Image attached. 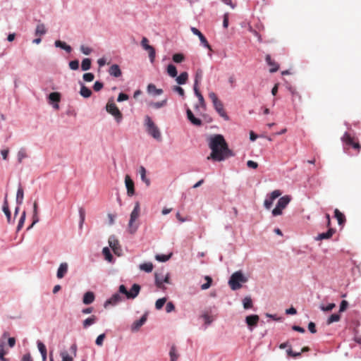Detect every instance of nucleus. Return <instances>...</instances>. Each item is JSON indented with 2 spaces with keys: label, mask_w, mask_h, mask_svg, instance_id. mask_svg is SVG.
<instances>
[{
  "label": "nucleus",
  "mask_w": 361,
  "mask_h": 361,
  "mask_svg": "<svg viewBox=\"0 0 361 361\" xmlns=\"http://www.w3.org/2000/svg\"><path fill=\"white\" fill-rule=\"evenodd\" d=\"M209 145L212 152L207 157V159L221 161L234 156V154L228 148L225 139L221 135H216L212 137Z\"/></svg>",
  "instance_id": "1"
},
{
  "label": "nucleus",
  "mask_w": 361,
  "mask_h": 361,
  "mask_svg": "<svg viewBox=\"0 0 361 361\" xmlns=\"http://www.w3.org/2000/svg\"><path fill=\"white\" fill-rule=\"evenodd\" d=\"M145 126L149 135L158 141L161 140V133L159 128L149 116L145 117Z\"/></svg>",
  "instance_id": "2"
},
{
  "label": "nucleus",
  "mask_w": 361,
  "mask_h": 361,
  "mask_svg": "<svg viewBox=\"0 0 361 361\" xmlns=\"http://www.w3.org/2000/svg\"><path fill=\"white\" fill-rule=\"evenodd\" d=\"M247 281V279L239 271L234 272L231 275L228 284L232 290H235L240 289L242 287L241 284Z\"/></svg>",
  "instance_id": "3"
},
{
  "label": "nucleus",
  "mask_w": 361,
  "mask_h": 361,
  "mask_svg": "<svg viewBox=\"0 0 361 361\" xmlns=\"http://www.w3.org/2000/svg\"><path fill=\"white\" fill-rule=\"evenodd\" d=\"M140 214V203L137 202L135 204L134 209L130 214V220L128 222V231L130 233H135L138 228V224H135V221L139 218Z\"/></svg>",
  "instance_id": "4"
},
{
  "label": "nucleus",
  "mask_w": 361,
  "mask_h": 361,
  "mask_svg": "<svg viewBox=\"0 0 361 361\" xmlns=\"http://www.w3.org/2000/svg\"><path fill=\"white\" fill-rule=\"evenodd\" d=\"M209 98L212 100L213 106L220 116L224 118L226 121L229 119L227 115L222 102L219 99L216 94L214 92H210L208 94Z\"/></svg>",
  "instance_id": "5"
},
{
  "label": "nucleus",
  "mask_w": 361,
  "mask_h": 361,
  "mask_svg": "<svg viewBox=\"0 0 361 361\" xmlns=\"http://www.w3.org/2000/svg\"><path fill=\"white\" fill-rule=\"evenodd\" d=\"M106 109L108 113L111 114L115 117L118 122L121 120L122 114L114 102H108L106 106Z\"/></svg>",
  "instance_id": "6"
},
{
  "label": "nucleus",
  "mask_w": 361,
  "mask_h": 361,
  "mask_svg": "<svg viewBox=\"0 0 361 361\" xmlns=\"http://www.w3.org/2000/svg\"><path fill=\"white\" fill-rule=\"evenodd\" d=\"M281 195V192L280 190H274L270 194L269 197L266 198L264 202V205L265 208L267 209H269L271 207L274 201L276 198H278Z\"/></svg>",
  "instance_id": "7"
},
{
  "label": "nucleus",
  "mask_w": 361,
  "mask_h": 361,
  "mask_svg": "<svg viewBox=\"0 0 361 361\" xmlns=\"http://www.w3.org/2000/svg\"><path fill=\"white\" fill-rule=\"evenodd\" d=\"M190 30H191V32L194 35H197L199 37L202 44L204 47H205L206 48H207L210 51L212 50V47L209 45V44L208 41L207 40L206 37L202 35V33L198 29H197L196 27H192L190 28Z\"/></svg>",
  "instance_id": "8"
},
{
  "label": "nucleus",
  "mask_w": 361,
  "mask_h": 361,
  "mask_svg": "<svg viewBox=\"0 0 361 361\" xmlns=\"http://www.w3.org/2000/svg\"><path fill=\"white\" fill-rule=\"evenodd\" d=\"M109 246L113 250L114 252L116 255H119V252L121 250L119 245L118 240L115 238V236H110L109 238Z\"/></svg>",
  "instance_id": "9"
},
{
  "label": "nucleus",
  "mask_w": 361,
  "mask_h": 361,
  "mask_svg": "<svg viewBox=\"0 0 361 361\" xmlns=\"http://www.w3.org/2000/svg\"><path fill=\"white\" fill-rule=\"evenodd\" d=\"M259 320V317L257 314L249 315L245 318V322L250 330H252L253 327L257 325Z\"/></svg>",
  "instance_id": "10"
},
{
  "label": "nucleus",
  "mask_w": 361,
  "mask_h": 361,
  "mask_svg": "<svg viewBox=\"0 0 361 361\" xmlns=\"http://www.w3.org/2000/svg\"><path fill=\"white\" fill-rule=\"evenodd\" d=\"M125 183L127 188V193L129 196H132L135 193L134 183L128 175L125 177Z\"/></svg>",
  "instance_id": "11"
},
{
  "label": "nucleus",
  "mask_w": 361,
  "mask_h": 361,
  "mask_svg": "<svg viewBox=\"0 0 361 361\" xmlns=\"http://www.w3.org/2000/svg\"><path fill=\"white\" fill-rule=\"evenodd\" d=\"M265 61L267 64L270 66L269 71L270 73H275L279 68V65L271 59L269 54H267L265 57Z\"/></svg>",
  "instance_id": "12"
},
{
  "label": "nucleus",
  "mask_w": 361,
  "mask_h": 361,
  "mask_svg": "<svg viewBox=\"0 0 361 361\" xmlns=\"http://www.w3.org/2000/svg\"><path fill=\"white\" fill-rule=\"evenodd\" d=\"M187 114V118L194 125L196 126H200L202 125V121L200 118H197L195 117L192 111L188 108L186 110Z\"/></svg>",
  "instance_id": "13"
},
{
  "label": "nucleus",
  "mask_w": 361,
  "mask_h": 361,
  "mask_svg": "<svg viewBox=\"0 0 361 361\" xmlns=\"http://www.w3.org/2000/svg\"><path fill=\"white\" fill-rule=\"evenodd\" d=\"M147 314H145L142 316V317L139 320H136L133 322L131 326V330L133 331H136L139 330V329L147 321Z\"/></svg>",
  "instance_id": "14"
},
{
  "label": "nucleus",
  "mask_w": 361,
  "mask_h": 361,
  "mask_svg": "<svg viewBox=\"0 0 361 361\" xmlns=\"http://www.w3.org/2000/svg\"><path fill=\"white\" fill-rule=\"evenodd\" d=\"M120 301H121V295L118 293H115L105 302L104 306L106 308L109 305H115Z\"/></svg>",
  "instance_id": "15"
},
{
  "label": "nucleus",
  "mask_w": 361,
  "mask_h": 361,
  "mask_svg": "<svg viewBox=\"0 0 361 361\" xmlns=\"http://www.w3.org/2000/svg\"><path fill=\"white\" fill-rule=\"evenodd\" d=\"M335 233V229L329 228V230L325 233H319L316 238V240H322L325 239H329L332 237Z\"/></svg>",
  "instance_id": "16"
},
{
  "label": "nucleus",
  "mask_w": 361,
  "mask_h": 361,
  "mask_svg": "<svg viewBox=\"0 0 361 361\" xmlns=\"http://www.w3.org/2000/svg\"><path fill=\"white\" fill-rule=\"evenodd\" d=\"M140 290V285L136 284V283L133 284L130 290L128 291V299L135 298L138 295Z\"/></svg>",
  "instance_id": "17"
},
{
  "label": "nucleus",
  "mask_w": 361,
  "mask_h": 361,
  "mask_svg": "<svg viewBox=\"0 0 361 361\" xmlns=\"http://www.w3.org/2000/svg\"><path fill=\"white\" fill-rule=\"evenodd\" d=\"M95 296L93 292L88 291L83 295L82 302L85 305H90L94 300Z\"/></svg>",
  "instance_id": "18"
},
{
  "label": "nucleus",
  "mask_w": 361,
  "mask_h": 361,
  "mask_svg": "<svg viewBox=\"0 0 361 361\" xmlns=\"http://www.w3.org/2000/svg\"><path fill=\"white\" fill-rule=\"evenodd\" d=\"M68 271V264L66 262L61 263L57 271V278L62 279Z\"/></svg>",
  "instance_id": "19"
},
{
  "label": "nucleus",
  "mask_w": 361,
  "mask_h": 361,
  "mask_svg": "<svg viewBox=\"0 0 361 361\" xmlns=\"http://www.w3.org/2000/svg\"><path fill=\"white\" fill-rule=\"evenodd\" d=\"M2 209H3V212H4V214L6 216L8 222L10 223L11 222V212L9 210L8 202V200H7V195L5 197Z\"/></svg>",
  "instance_id": "20"
},
{
  "label": "nucleus",
  "mask_w": 361,
  "mask_h": 361,
  "mask_svg": "<svg viewBox=\"0 0 361 361\" xmlns=\"http://www.w3.org/2000/svg\"><path fill=\"white\" fill-rule=\"evenodd\" d=\"M147 90L149 94L154 95H160L163 93V90L161 89H157L156 86L152 83L147 85Z\"/></svg>",
  "instance_id": "21"
},
{
  "label": "nucleus",
  "mask_w": 361,
  "mask_h": 361,
  "mask_svg": "<svg viewBox=\"0 0 361 361\" xmlns=\"http://www.w3.org/2000/svg\"><path fill=\"white\" fill-rule=\"evenodd\" d=\"M109 73L111 75L116 78L121 75V71L117 64L112 65L109 70Z\"/></svg>",
  "instance_id": "22"
},
{
  "label": "nucleus",
  "mask_w": 361,
  "mask_h": 361,
  "mask_svg": "<svg viewBox=\"0 0 361 361\" xmlns=\"http://www.w3.org/2000/svg\"><path fill=\"white\" fill-rule=\"evenodd\" d=\"M334 216L337 219L339 225H343L345 222V217L338 209L334 210Z\"/></svg>",
  "instance_id": "23"
},
{
  "label": "nucleus",
  "mask_w": 361,
  "mask_h": 361,
  "mask_svg": "<svg viewBox=\"0 0 361 361\" xmlns=\"http://www.w3.org/2000/svg\"><path fill=\"white\" fill-rule=\"evenodd\" d=\"M290 200V198L288 196H283L279 200L277 206L283 209L288 204Z\"/></svg>",
  "instance_id": "24"
},
{
  "label": "nucleus",
  "mask_w": 361,
  "mask_h": 361,
  "mask_svg": "<svg viewBox=\"0 0 361 361\" xmlns=\"http://www.w3.org/2000/svg\"><path fill=\"white\" fill-rule=\"evenodd\" d=\"M23 198H24V191H23V188L20 185L18 188L17 194H16V204L18 205L22 204Z\"/></svg>",
  "instance_id": "25"
},
{
  "label": "nucleus",
  "mask_w": 361,
  "mask_h": 361,
  "mask_svg": "<svg viewBox=\"0 0 361 361\" xmlns=\"http://www.w3.org/2000/svg\"><path fill=\"white\" fill-rule=\"evenodd\" d=\"M188 79V74L187 72L181 73L176 79V82L179 85H184L186 83Z\"/></svg>",
  "instance_id": "26"
},
{
  "label": "nucleus",
  "mask_w": 361,
  "mask_h": 361,
  "mask_svg": "<svg viewBox=\"0 0 361 361\" xmlns=\"http://www.w3.org/2000/svg\"><path fill=\"white\" fill-rule=\"evenodd\" d=\"M153 264L152 262H145L140 264L139 268L140 270L147 273H150L153 270Z\"/></svg>",
  "instance_id": "27"
},
{
  "label": "nucleus",
  "mask_w": 361,
  "mask_h": 361,
  "mask_svg": "<svg viewBox=\"0 0 361 361\" xmlns=\"http://www.w3.org/2000/svg\"><path fill=\"white\" fill-rule=\"evenodd\" d=\"M164 276L159 274H155V283L159 288L164 289Z\"/></svg>",
  "instance_id": "28"
},
{
  "label": "nucleus",
  "mask_w": 361,
  "mask_h": 361,
  "mask_svg": "<svg viewBox=\"0 0 361 361\" xmlns=\"http://www.w3.org/2000/svg\"><path fill=\"white\" fill-rule=\"evenodd\" d=\"M193 90H194L195 95L197 97V98L199 99L200 105L202 108H205L206 104H205L204 99L202 94H201V92H200L199 87H197V88L193 87Z\"/></svg>",
  "instance_id": "29"
},
{
  "label": "nucleus",
  "mask_w": 361,
  "mask_h": 361,
  "mask_svg": "<svg viewBox=\"0 0 361 361\" xmlns=\"http://www.w3.org/2000/svg\"><path fill=\"white\" fill-rule=\"evenodd\" d=\"M55 46L56 47H60V48L64 49L68 53H70L72 51L71 46L66 44L64 42H62L61 40H56L55 42Z\"/></svg>",
  "instance_id": "30"
},
{
  "label": "nucleus",
  "mask_w": 361,
  "mask_h": 361,
  "mask_svg": "<svg viewBox=\"0 0 361 361\" xmlns=\"http://www.w3.org/2000/svg\"><path fill=\"white\" fill-rule=\"evenodd\" d=\"M170 361H176L179 357V354L178 353L176 347L175 345H172L170 352Z\"/></svg>",
  "instance_id": "31"
},
{
  "label": "nucleus",
  "mask_w": 361,
  "mask_h": 361,
  "mask_svg": "<svg viewBox=\"0 0 361 361\" xmlns=\"http://www.w3.org/2000/svg\"><path fill=\"white\" fill-rule=\"evenodd\" d=\"M80 94L82 97L85 98H88L92 95V91L90 89H89L84 85H82L80 90Z\"/></svg>",
  "instance_id": "32"
},
{
  "label": "nucleus",
  "mask_w": 361,
  "mask_h": 361,
  "mask_svg": "<svg viewBox=\"0 0 361 361\" xmlns=\"http://www.w3.org/2000/svg\"><path fill=\"white\" fill-rule=\"evenodd\" d=\"M97 317L94 315L91 316L90 317L87 318L85 319L82 322V326L85 329L87 328L88 326L94 324L96 322Z\"/></svg>",
  "instance_id": "33"
},
{
  "label": "nucleus",
  "mask_w": 361,
  "mask_h": 361,
  "mask_svg": "<svg viewBox=\"0 0 361 361\" xmlns=\"http://www.w3.org/2000/svg\"><path fill=\"white\" fill-rule=\"evenodd\" d=\"M143 49L148 51L149 57L150 59V61L152 63H153L154 61V59H155V55H156L155 49H154V47H152L151 45H148V46L145 47Z\"/></svg>",
  "instance_id": "34"
},
{
  "label": "nucleus",
  "mask_w": 361,
  "mask_h": 361,
  "mask_svg": "<svg viewBox=\"0 0 361 361\" xmlns=\"http://www.w3.org/2000/svg\"><path fill=\"white\" fill-rule=\"evenodd\" d=\"M202 71L200 69H198L195 73V84L193 87H199V84L202 80Z\"/></svg>",
  "instance_id": "35"
},
{
  "label": "nucleus",
  "mask_w": 361,
  "mask_h": 361,
  "mask_svg": "<svg viewBox=\"0 0 361 361\" xmlns=\"http://www.w3.org/2000/svg\"><path fill=\"white\" fill-rule=\"evenodd\" d=\"M342 140L343 142H345L347 145L351 146L354 141V138L350 136V134L348 133H345L343 136L342 137Z\"/></svg>",
  "instance_id": "36"
},
{
  "label": "nucleus",
  "mask_w": 361,
  "mask_h": 361,
  "mask_svg": "<svg viewBox=\"0 0 361 361\" xmlns=\"http://www.w3.org/2000/svg\"><path fill=\"white\" fill-rule=\"evenodd\" d=\"M140 174L142 180L143 182H145L147 184V185H149L150 181L146 177V169L144 166L140 167Z\"/></svg>",
  "instance_id": "37"
},
{
  "label": "nucleus",
  "mask_w": 361,
  "mask_h": 361,
  "mask_svg": "<svg viewBox=\"0 0 361 361\" xmlns=\"http://www.w3.org/2000/svg\"><path fill=\"white\" fill-rule=\"evenodd\" d=\"M167 73L172 78L176 77L178 73L176 66L173 64H169L167 66Z\"/></svg>",
  "instance_id": "38"
},
{
  "label": "nucleus",
  "mask_w": 361,
  "mask_h": 361,
  "mask_svg": "<svg viewBox=\"0 0 361 361\" xmlns=\"http://www.w3.org/2000/svg\"><path fill=\"white\" fill-rule=\"evenodd\" d=\"M47 32V30L45 28V26L44 24H39L37 25L36 30H35V35L37 36H42L44 35Z\"/></svg>",
  "instance_id": "39"
},
{
  "label": "nucleus",
  "mask_w": 361,
  "mask_h": 361,
  "mask_svg": "<svg viewBox=\"0 0 361 361\" xmlns=\"http://www.w3.org/2000/svg\"><path fill=\"white\" fill-rule=\"evenodd\" d=\"M91 68V60L88 58L84 59L82 61L81 68L82 71H87Z\"/></svg>",
  "instance_id": "40"
},
{
  "label": "nucleus",
  "mask_w": 361,
  "mask_h": 361,
  "mask_svg": "<svg viewBox=\"0 0 361 361\" xmlns=\"http://www.w3.org/2000/svg\"><path fill=\"white\" fill-rule=\"evenodd\" d=\"M49 99L52 102L58 103L61 99V95L59 92H51L49 95Z\"/></svg>",
  "instance_id": "41"
},
{
  "label": "nucleus",
  "mask_w": 361,
  "mask_h": 361,
  "mask_svg": "<svg viewBox=\"0 0 361 361\" xmlns=\"http://www.w3.org/2000/svg\"><path fill=\"white\" fill-rule=\"evenodd\" d=\"M102 253L105 257V259L109 261V262H111L112 259H113V256L111 254V252L109 250V249L108 247H104L103 250H102Z\"/></svg>",
  "instance_id": "42"
},
{
  "label": "nucleus",
  "mask_w": 361,
  "mask_h": 361,
  "mask_svg": "<svg viewBox=\"0 0 361 361\" xmlns=\"http://www.w3.org/2000/svg\"><path fill=\"white\" fill-rule=\"evenodd\" d=\"M341 319V316L338 314H331L327 319V324H331V323L338 322Z\"/></svg>",
  "instance_id": "43"
},
{
  "label": "nucleus",
  "mask_w": 361,
  "mask_h": 361,
  "mask_svg": "<svg viewBox=\"0 0 361 361\" xmlns=\"http://www.w3.org/2000/svg\"><path fill=\"white\" fill-rule=\"evenodd\" d=\"M204 279L207 281V282L201 286L202 290L208 289L211 286L212 283V279L209 276H206L204 277Z\"/></svg>",
  "instance_id": "44"
},
{
  "label": "nucleus",
  "mask_w": 361,
  "mask_h": 361,
  "mask_svg": "<svg viewBox=\"0 0 361 361\" xmlns=\"http://www.w3.org/2000/svg\"><path fill=\"white\" fill-rule=\"evenodd\" d=\"M166 302V298L158 299L155 302V307L157 310H161Z\"/></svg>",
  "instance_id": "45"
},
{
  "label": "nucleus",
  "mask_w": 361,
  "mask_h": 361,
  "mask_svg": "<svg viewBox=\"0 0 361 361\" xmlns=\"http://www.w3.org/2000/svg\"><path fill=\"white\" fill-rule=\"evenodd\" d=\"M172 254H169V255H157L155 256V259L159 262H166L168 261L171 257Z\"/></svg>",
  "instance_id": "46"
},
{
  "label": "nucleus",
  "mask_w": 361,
  "mask_h": 361,
  "mask_svg": "<svg viewBox=\"0 0 361 361\" xmlns=\"http://www.w3.org/2000/svg\"><path fill=\"white\" fill-rule=\"evenodd\" d=\"M243 307L245 309H250L252 307V301L250 297H246L243 300Z\"/></svg>",
  "instance_id": "47"
},
{
  "label": "nucleus",
  "mask_w": 361,
  "mask_h": 361,
  "mask_svg": "<svg viewBox=\"0 0 361 361\" xmlns=\"http://www.w3.org/2000/svg\"><path fill=\"white\" fill-rule=\"evenodd\" d=\"M27 157V153L25 149H20L18 153V162L21 163L23 159Z\"/></svg>",
  "instance_id": "48"
},
{
  "label": "nucleus",
  "mask_w": 361,
  "mask_h": 361,
  "mask_svg": "<svg viewBox=\"0 0 361 361\" xmlns=\"http://www.w3.org/2000/svg\"><path fill=\"white\" fill-rule=\"evenodd\" d=\"M25 216H26L25 212H23L20 216V219L19 220V222H18V224L17 226L18 231H20L23 228L24 222L25 221Z\"/></svg>",
  "instance_id": "49"
},
{
  "label": "nucleus",
  "mask_w": 361,
  "mask_h": 361,
  "mask_svg": "<svg viewBox=\"0 0 361 361\" xmlns=\"http://www.w3.org/2000/svg\"><path fill=\"white\" fill-rule=\"evenodd\" d=\"M184 59V56L182 54H175L173 56V61L176 63H181Z\"/></svg>",
  "instance_id": "50"
},
{
  "label": "nucleus",
  "mask_w": 361,
  "mask_h": 361,
  "mask_svg": "<svg viewBox=\"0 0 361 361\" xmlns=\"http://www.w3.org/2000/svg\"><path fill=\"white\" fill-rule=\"evenodd\" d=\"M94 78V75L92 73H86L83 75V79L86 82H92Z\"/></svg>",
  "instance_id": "51"
},
{
  "label": "nucleus",
  "mask_w": 361,
  "mask_h": 361,
  "mask_svg": "<svg viewBox=\"0 0 361 361\" xmlns=\"http://www.w3.org/2000/svg\"><path fill=\"white\" fill-rule=\"evenodd\" d=\"M166 99L162 100L161 102H154L152 106L155 109H159L166 104Z\"/></svg>",
  "instance_id": "52"
},
{
  "label": "nucleus",
  "mask_w": 361,
  "mask_h": 361,
  "mask_svg": "<svg viewBox=\"0 0 361 361\" xmlns=\"http://www.w3.org/2000/svg\"><path fill=\"white\" fill-rule=\"evenodd\" d=\"M172 90L173 92L178 93L181 97L185 96L184 90L181 87L175 85L172 87Z\"/></svg>",
  "instance_id": "53"
},
{
  "label": "nucleus",
  "mask_w": 361,
  "mask_h": 361,
  "mask_svg": "<svg viewBox=\"0 0 361 361\" xmlns=\"http://www.w3.org/2000/svg\"><path fill=\"white\" fill-rule=\"evenodd\" d=\"M335 307L336 305L334 303H329L327 306H321L320 308L324 312H329L331 311Z\"/></svg>",
  "instance_id": "54"
},
{
  "label": "nucleus",
  "mask_w": 361,
  "mask_h": 361,
  "mask_svg": "<svg viewBox=\"0 0 361 361\" xmlns=\"http://www.w3.org/2000/svg\"><path fill=\"white\" fill-rule=\"evenodd\" d=\"M61 357L62 358V361H73V357H71L67 352H61Z\"/></svg>",
  "instance_id": "55"
},
{
  "label": "nucleus",
  "mask_w": 361,
  "mask_h": 361,
  "mask_svg": "<svg viewBox=\"0 0 361 361\" xmlns=\"http://www.w3.org/2000/svg\"><path fill=\"white\" fill-rule=\"evenodd\" d=\"M69 67L72 70H77L79 67V62L78 60H73L69 62Z\"/></svg>",
  "instance_id": "56"
},
{
  "label": "nucleus",
  "mask_w": 361,
  "mask_h": 361,
  "mask_svg": "<svg viewBox=\"0 0 361 361\" xmlns=\"http://www.w3.org/2000/svg\"><path fill=\"white\" fill-rule=\"evenodd\" d=\"M37 347H38L39 351L40 352L41 354L47 353L46 346L44 345V344L42 342L38 341H37Z\"/></svg>",
  "instance_id": "57"
},
{
  "label": "nucleus",
  "mask_w": 361,
  "mask_h": 361,
  "mask_svg": "<svg viewBox=\"0 0 361 361\" xmlns=\"http://www.w3.org/2000/svg\"><path fill=\"white\" fill-rule=\"evenodd\" d=\"M80 51L85 55H89L90 54V53L92 52V49L88 47H85L84 45H82L80 47Z\"/></svg>",
  "instance_id": "58"
},
{
  "label": "nucleus",
  "mask_w": 361,
  "mask_h": 361,
  "mask_svg": "<svg viewBox=\"0 0 361 361\" xmlns=\"http://www.w3.org/2000/svg\"><path fill=\"white\" fill-rule=\"evenodd\" d=\"M103 88V83L99 81H96L94 84L93 89L94 91L98 92Z\"/></svg>",
  "instance_id": "59"
},
{
  "label": "nucleus",
  "mask_w": 361,
  "mask_h": 361,
  "mask_svg": "<svg viewBox=\"0 0 361 361\" xmlns=\"http://www.w3.org/2000/svg\"><path fill=\"white\" fill-rule=\"evenodd\" d=\"M104 338H105L104 334H100L99 336H98V337L97 338L96 341H95L96 344L97 345H102L103 344Z\"/></svg>",
  "instance_id": "60"
},
{
  "label": "nucleus",
  "mask_w": 361,
  "mask_h": 361,
  "mask_svg": "<svg viewBox=\"0 0 361 361\" xmlns=\"http://www.w3.org/2000/svg\"><path fill=\"white\" fill-rule=\"evenodd\" d=\"M175 310V305L172 302H169L166 305V311L169 313Z\"/></svg>",
  "instance_id": "61"
},
{
  "label": "nucleus",
  "mask_w": 361,
  "mask_h": 361,
  "mask_svg": "<svg viewBox=\"0 0 361 361\" xmlns=\"http://www.w3.org/2000/svg\"><path fill=\"white\" fill-rule=\"evenodd\" d=\"M308 329L309 331L312 333V334H314L317 332V329H316V325L314 322H310L309 324H308Z\"/></svg>",
  "instance_id": "62"
},
{
  "label": "nucleus",
  "mask_w": 361,
  "mask_h": 361,
  "mask_svg": "<svg viewBox=\"0 0 361 361\" xmlns=\"http://www.w3.org/2000/svg\"><path fill=\"white\" fill-rule=\"evenodd\" d=\"M348 306V302L346 300H342L340 305V310L339 311L344 312Z\"/></svg>",
  "instance_id": "63"
},
{
  "label": "nucleus",
  "mask_w": 361,
  "mask_h": 361,
  "mask_svg": "<svg viewBox=\"0 0 361 361\" xmlns=\"http://www.w3.org/2000/svg\"><path fill=\"white\" fill-rule=\"evenodd\" d=\"M128 99V95L125 93H120L118 94L117 101L121 102Z\"/></svg>",
  "instance_id": "64"
}]
</instances>
